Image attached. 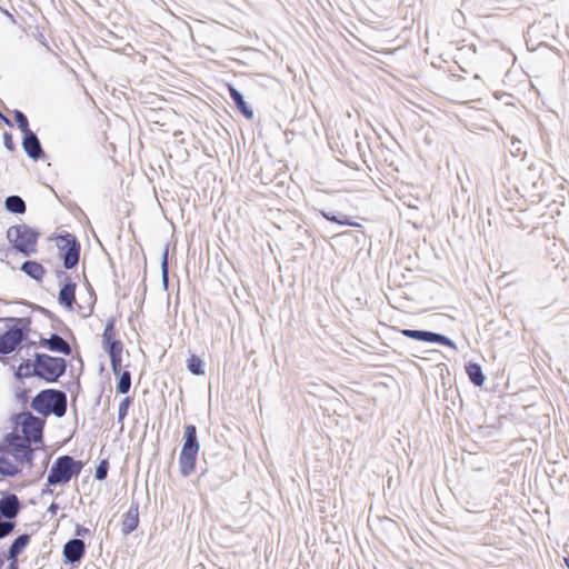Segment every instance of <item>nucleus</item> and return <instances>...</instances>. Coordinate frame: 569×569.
I'll return each mask as SVG.
<instances>
[{
	"label": "nucleus",
	"instance_id": "obj_1",
	"mask_svg": "<svg viewBox=\"0 0 569 569\" xmlns=\"http://www.w3.org/2000/svg\"><path fill=\"white\" fill-rule=\"evenodd\" d=\"M31 407L41 415L53 413L60 418L67 411V396L60 390H43L34 397Z\"/></svg>",
	"mask_w": 569,
	"mask_h": 569
},
{
	"label": "nucleus",
	"instance_id": "obj_2",
	"mask_svg": "<svg viewBox=\"0 0 569 569\" xmlns=\"http://www.w3.org/2000/svg\"><path fill=\"white\" fill-rule=\"evenodd\" d=\"M83 465L81 461L74 460L70 456L59 457L50 468L47 476L48 485H64L72 477H77Z\"/></svg>",
	"mask_w": 569,
	"mask_h": 569
},
{
	"label": "nucleus",
	"instance_id": "obj_3",
	"mask_svg": "<svg viewBox=\"0 0 569 569\" xmlns=\"http://www.w3.org/2000/svg\"><path fill=\"white\" fill-rule=\"evenodd\" d=\"M38 236V232L26 224L12 226L7 231L10 243L26 256L36 252Z\"/></svg>",
	"mask_w": 569,
	"mask_h": 569
},
{
	"label": "nucleus",
	"instance_id": "obj_4",
	"mask_svg": "<svg viewBox=\"0 0 569 569\" xmlns=\"http://www.w3.org/2000/svg\"><path fill=\"white\" fill-rule=\"evenodd\" d=\"M66 371V361L62 358L48 355H37L34 372L47 381H56Z\"/></svg>",
	"mask_w": 569,
	"mask_h": 569
},
{
	"label": "nucleus",
	"instance_id": "obj_5",
	"mask_svg": "<svg viewBox=\"0 0 569 569\" xmlns=\"http://www.w3.org/2000/svg\"><path fill=\"white\" fill-rule=\"evenodd\" d=\"M58 246L66 250L63 253V266L67 269H72L79 261L80 246L74 237L67 234L59 238Z\"/></svg>",
	"mask_w": 569,
	"mask_h": 569
},
{
	"label": "nucleus",
	"instance_id": "obj_6",
	"mask_svg": "<svg viewBox=\"0 0 569 569\" xmlns=\"http://www.w3.org/2000/svg\"><path fill=\"white\" fill-rule=\"evenodd\" d=\"M8 451L10 456L20 462H30L33 455L28 440H22L21 437L14 435L9 436Z\"/></svg>",
	"mask_w": 569,
	"mask_h": 569
},
{
	"label": "nucleus",
	"instance_id": "obj_7",
	"mask_svg": "<svg viewBox=\"0 0 569 569\" xmlns=\"http://www.w3.org/2000/svg\"><path fill=\"white\" fill-rule=\"evenodd\" d=\"M113 336V321H109L102 335L103 349L110 359H121L122 342L114 339Z\"/></svg>",
	"mask_w": 569,
	"mask_h": 569
},
{
	"label": "nucleus",
	"instance_id": "obj_8",
	"mask_svg": "<svg viewBox=\"0 0 569 569\" xmlns=\"http://www.w3.org/2000/svg\"><path fill=\"white\" fill-rule=\"evenodd\" d=\"M23 332L20 328L13 327L0 336V353L12 352L23 340Z\"/></svg>",
	"mask_w": 569,
	"mask_h": 569
},
{
	"label": "nucleus",
	"instance_id": "obj_9",
	"mask_svg": "<svg viewBox=\"0 0 569 569\" xmlns=\"http://www.w3.org/2000/svg\"><path fill=\"white\" fill-rule=\"evenodd\" d=\"M86 546L81 539H71L63 547L66 561L70 563L79 562L84 555Z\"/></svg>",
	"mask_w": 569,
	"mask_h": 569
},
{
	"label": "nucleus",
	"instance_id": "obj_10",
	"mask_svg": "<svg viewBox=\"0 0 569 569\" xmlns=\"http://www.w3.org/2000/svg\"><path fill=\"white\" fill-rule=\"evenodd\" d=\"M22 147L31 159L38 160L43 154L40 141L32 131H28L23 134Z\"/></svg>",
	"mask_w": 569,
	"mask_h": 569
},
{
	"label": "nucleus",
	"instance_id": "obj_11",
	"mask_svg": "<svg viewBox=\"0 0 569 569\" xmlns=\"http://www.w3.org/2000/svg\"><path fill=\"white\" fill-rule=\"evenodd\" d=\"M22 431L24 433V438L22 440L38 442L42 437V426L40 421L33 417L28 418L22 425Z\"/></svg>",
	"mask_w": 569,
	"mask_h": 569
},
{
	"label": "nucleus",
	"instance_id": "obj_12",
	"mask_svg": "<svg viewBox=\"0 0 569 569\" xmlns=\"http://www.w3.org/2000/svg\"><path fill=\"white\" fill-rule=\"evenodd\" d=\"M198 452L199 451H186L184 449H181L179 465L180 472L183 477H188L194 471Z\"/></svg>",
	"mask_w": 569,
	"mask_h": 569
},
{
	"label": "nucleus",
	"instance_id": "obj_13",
	"mask_svg": "<svg viewBox=\"0 0 569 569\" xmlns=\"http://www.w3.org/2000/svg\"><path fill=\"white\" fill-rule=\"evenodd\" d=\"M139 525V507L138 503H132L129 510L124 513L122 520V532L126 535L131 533Z\"/></svg>",
	"mask_w": 569,
	"mask_h": 569
},
{
	"label": "nucleus",
	"instance_id": "obj_14",
	"mask_svg": "<svg viewBox=\"0 0 569 569\" xmlns=\"http://www.w3.org/2000/svg\"><path fill=\"white\" fill-rule=\"evenodd\" d=\"M41 343L51 351L60 352L63 355H70L71 352V348L68 342L58 335H51L49 339H42Z\"/></svg>",
	"mask_w": 569,
	"mask_h": 569
},
{
	"label": "nucleus",
	"instance_id": "obj_15",
	"mask_svg": "<svg viewBox=\"0 0 569 569\" xmlns=\"http://www.w3.org/2000/svg\"><path fill=\"white\" fill-rule=\"evenodd\" d=\"M183 440L184 442L182 449L186 451H199L200 446L197 439V429L193 425H188L184 427Z\"/></svg>",
	"mask_w": 569,
	"mask_h": 569
},
{
	"label": "nucleus",
	"instance_id": "obj_16",
	"mask_svg": "<svg viewBox=\"0 0 569 569\" xmlns=\"http://www.w3.org/2000/svg\"><path fill=\"white\" fill-rule=\"evenodd\" d=\"M19 471L20 468L12 461L9 451L0 450V473L3 476H14Z\"/></svg>",
	"mask_w": 569,
	"mask_h": 569
},
{
	"label": "nucleus",
	"instance_id": "obj_17",
	"mask_svg": "<svg viewBox=\"0 0 569 569\" xmlns=\"http://www.w3.org/2000/svg\"><path fill=\"white\" fill-rule=\"evenodd\" d=\"M74 291H76V284L72 282H67L63 284V287L59 291V302L60 305L72 308V305L74 302Z\"/></svg>",
	"mask_w": 569,
	"mask_h": 569
},
{
	"label": "nucleus",
	"instance_id": "obj_18",
	"mask_svg": "<svg viewBox=\"0 0 569 569\" xmlns=\"http://www.w3.org/2000/svg\"><path fill=\"white\" fill-rule=\"evenodd\" d=\"M29 540H30V537L28 535H21V536L17 537L9 548L8 559L16 561L17 557L22 552V550L29 543Z\"/></svg>",
	"mask_w": 569,
	"mask_h": 569
},
{
	"label": "nucleus",
	"instance_id": "obj_19",
	"mask_svg": "<svg viewBox=\"0 0 569 569\" xmlns=\"http://www.w3.org/2000/svg\"><path fill=\"white\" fill-rule=\"evenodd\" d=\"M21 270L34 280H41L44 274V268L36 261L23 262Z\"/></svg>",
	"mask_w": 569,
	"mask_h": 569
},
{
	"label": "nucleus",
	"instance_id": "obj_20",
	"mask_svg": "<svg viewBox=\"0 0 569 569\" xmlns=\"http://www.w3.org/2000/svg\"><path fill=\"white\" fill-rule=\"evenodd\" d=\"M422 341L430 342V343H441V345L451 347L452 349H457L456 343L451 339H449L445 335L432 332V331L425 330Z\"/></svg>",
	"mask_w": 569,
	"mask_h": 569
},
{
	"label": "nucleus",
	"instance_id": "obj_21",
	"mask_svg": "<svg viewBox=\"0 0 569 569\" xmlns=\"http://www.w3.org/2000/svg\"><path fill=\"white\" fill-rule=\"evenodd\" d=\"M6 209L12 213H24L26 203L19 196H9L4 201Z\"/></svg>",
	"mask_w": 569,
	"mask_h": 569
},
{
	"label": "nucleus",
	"instance_id": "obj_22",
	"mask_svg": "<svg viewBox=\"0 0 569 569\" xmlns=\"http://www.w3.org/2000/svg\"><path fill=\"white\" fill-rule=\"evenodd\" d=\"M467 370V373L469 376V379L471 380V382L477 386V387H481L485 382V376L482 373V369L479 365L477 363H470L467 366L466 368Z\"/></svg>",
	"mask_w": 569,
	"mask_h": 569
},
{
	"label": "nucleus",
	"instance_id": "obj_23",
	"mask_svg": "<svg viewBox=\"0 0 569 569\" xmlns=\"http://www.w3.org/2000/svg\"><path fill=\"white\" fill-rule=\"evenodd\" d=\"M321 214L327 220L336 222V223H339L341 226H352V227H359L360 226L359 223H357L356 221L351 220L346 214H338L337 216L335 213L327 212V211H321Z\"/></svg>",
	"mask_w": 569,
	"mask_h": 569
},
{
	"label": "nucleus",
	"instance_id": "obj_24",
	"mask_svg": "<svg viewBox=\"0 0 569 569\" xmlns=\"http://www.w3.org/2000/svg\"><path fill=\"white\" fill-rule=\"evenodd\" d=\"M188 370L196 376L204 375V362L196 355H191L187 360Z\"/></svg>",
	"mask_w": 569,
	"mask_h": 569
},
{
	"label": "nucleus",
	"instance_id": "obj_25",
	"mask_svg": "<svg viewBox=\"0 0 569 569\" xmlns=\"http://www.w3.org/2000/svg\"><path fill=\"white\" fill-rule=\"evenodd\" d=\"M230 96L237 107L240 109V111L249 118V107L247 106V102L244 101L242 94L233 87H229Z\"/></svg>",
	"mask_w": 569,
	"mask_h": 569
},
{
	"label": "nucleus",
	"instance_id": "obj_26",
	"mask_svg": "<svg viewBox=\"0 0 569 569\" xmlns=\"http://www.w3.org/2000/svg\"><path fill=\"white\" fill-rule=\"evenodd\" d=\"M131 387V375L129 371H123L120 373V378L117 385V390L120 393L129 392Z\"/></svg>",
	"mask_w": 569,
	"mask_h": 569
},
{
	"label": "nucleus",
	"instance_id": "obj_27",
	"mask_svg": "<svg viewBox=\"0 0 569 569\" xmlns=\"http://www.w3.org/2000/svg\"><path fill=\"white\" fill-rule=\"evenodd\" d=\"M14 119H16V122H17L19 129L23 132V134L28 131H31L29 129L28 119L23 112H21L19 110H14Z\"/></svg>",
	"mask_w": 569,
	"mask_h": 569
},
{
	"label": "nucleus",
	"instance_id": "obj_28",
	"mask_svg": "<svg viewBox=\"0 0 569 569\" xmlns=\"http://www.w3.org/2000/svg\"><path fill=\"white\" fill-rule=\"evenodd\" d=\"M168 248L164 249L161 260V276L164 284L168 283Z\"/></svg>",
	"mask_w": 569,
	"mask_h": 569
},
{
	"label": "nucleus",
	"instance_id": "obj_29",
	"mask_svg": "<svg viewBox=\"0 0 569 569\" xmlns=\"http://www.w3.org/2000/svg\"><path fill=\"white\" fill-rule=\"evenodd\" d=\"M401 333H402V336H405L407 338L422 341L425 330L403 329V330H401Z\"/></svg>",
	"mask_w": 569,
	"mask_h": 569
},
{
	"label": "nucleus",
	"instance_id": "obj_30",
	"mask_svg": "<svg viewBox=\"0 0 569 569\" xmlns=\"http://www.w3.org/2000/svg\"><path fill=\"white\" fill-rule=\"evenodd\" d=\"M131 403V400L129 397H126L124 399H122V401L120 402L119 405V408H118V420L121 421L127 412H128V409H129V406Z\"/></svg>",
	"mask_w": 569,
	"mask_h": 569
},
{
	"label": "nucleus",
	"instance_id": "obj_31",
	"mask_svg": "<svg viewBox=\"0 0 569 569\" xmlns=\"http://www.w3.org/2000/svg\"><path fill=\"white\" fill-rule=\"evenodd\" d=\"M3 142H4V147L12 151L13 148H14V144H13V141H12V137L9 132H4L3 133Z\"/></svg>",
	"mask_w": 569,
	"mask_h": 569
},
{
	"label": "nucleus",
	"instance_id": "obj_32",
	"mask_svg": "<svg viewBox=\"0 0 569 569\" xmlns=\"http://www.w3.org/2000/svg\"><path fill=\"white\" fill-rule=\"evenodd\" d=\"M111 368L114 375H120L121 371V359H110Z\"/></svg>",
	"mask_w": 569,
	"mask_h": 569
},
{
	"label": "nucleus",
	"instance_id": "obj_33",
	"mask_svg": "<svg viewBox=\"0 0 569 569\" xmlns=\"http://www.w3.org/2000/svg\"><path fill=\"white\" fill-rule=\"evenodd\" d=\"M94 476H96V478L98 480H103L107 477V468L103 465H100L96 469V475Z\"/></svg>",
	"mask_w": 569,
	"mask_h": 569
},
{
	"label": "nucleus",
	"instance_id": "obj_34",
	"mask_svg": "<svg viewBox=\"0 0 569 569\" xmlns=\"http://www.w3.org/2000/svg\"><path fill=\"white\" fill-rule=\"evenodd\" d=\"M89 533V529L84 528V527H80L78 526L77 529H76V536L78 537H83L84 535Z\"/></svg>",
	"mask_w": 569,
	"mask_h": 569
},
{
	"label": "nucleus",
	"instance_id": "obj_35",
	"mask_svg": "<svg viewBox=\"0 0 569 569\" xmlns=\"http://www.w3.org/2000/svg\"><path fill=\"white\" fill-rule=\"evenodd\" d=\"M9 569H17V560L16 561H12L11 560V563L9 566Z\"/></svg>",
	"mask_w": 569,
	"mask_h": 569
},
{
	"label": "nucleus",
	"instance_id": "obj_36",
	"mask_svg": "<svg viewBox=\"0 0 569 569\" xmlns=\"http://www.w3.org/2000/svg\"><path fill=\"white\" fill-rule=\"evenodd\" d=\"M0 117L2 118V120H3L7 124L11 126V121H10L8 118L3 117L1 113H0Z\"/></svg>",
	"mask_w": 569,
	"mask_h": 569
},
{
	"label": "nucleus",
	"instance_id": "obj_37",
	"mask_svg": "<svg viewBox=\"0 0 569 569\" xmlns=\"http://www.w3.org/2000/svg\"><path fill=\"white\" fill-rule=\"evenodd\" d=\"M565 563H566V566L569 568V557H566V558H565Z\"/></svg>",
	"mask_w": 569,
	"mask_h": 569
}]
</instances>
